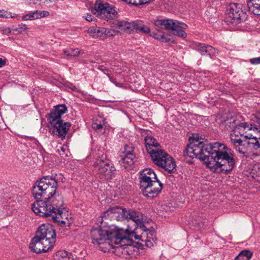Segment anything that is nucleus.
<instances>
[{
    "label": "nucleus",
    "instance_id": "1",
    "mask_svg": "<svg viewBox=\"0 0 260 260\" xmlns=\"http://www.w3.org/2000/svg\"><path fill=\"white\" fill-rule=\"evenodd\" d=\"M149 232V235L146 232L138 235L134 230L128 228L124 230L111 224L93 228L90 234L92 243L98 245L100 250L104 252L115 253L127 258L138 252V248L131 244L133 238L141 241L140 244L148 248L156 244L154 230L152 229Z\"/></svg>",
    "mask_w": 260,
    "mask_h": 260
},
{
    "label": "nucleus",
    "instance_id": "2",
    "mask_svg": "<svg viewBox=\"0 0 260 260\" xmlns=\"http://www.w3.org/2000/svg\"><path fill=\"white\" fill-rule=\"evenodd\" d=\"M62 181L63 177L60 174L46 176L37 181L32 189V196L37 199L31 205L33 212L61 225L66 223L62 220L65 204L62 196L56 193L59 184Z\"/></svg>",
    "mask_w": 260,
    "mask_h": 260
},
{
    "label": "nucleus",
    "instance_id": "3",
    "mask_svg": "<svg viewBox=\"0 0 260 260\" xmlns=\"http://www.w3.org/2000/svg\"><path fill=\"white\" fill-rule=\"evenodd\" d=\"M184 155L197 158L204 161L214 173L229 174L235 167L236 160L233 151L226 145L219 143L205 144L203 139L193 134Z\"/></svg>",
    "mask_w": 260,
    "mask_h": 260
},
{
    "label": "nucleus",
    "instance_id": "4",
    "mask_svg": "<svg viewBox=\"0 0 260 260\" xmlns=\"http://www.w3.org/2000/svg\"><path fill=\"white\" fill-rule=\"evenodd\" d=\"M113 217L117 218V220H132L135 222L137 228L142 231V233L146 232L149 235L150 234L149 232L151 231L152 229H154L153 228L148 229L146 227L143 220L142 215L140 212L135 210L127 209L119 207L110 208L104 212L98 218V224H101L99 226L109 225L104 221V218L108 219Z\"/></svg>",
    "mask_w": 260,
    "mask_h": 260
},
{
    "label": "nucleus",
    "instance_id": "5",
    "mask_svg": "<svg viewBox=\"0 0 260 260\" xmlns=\"http://www.w3.org/2000/svg\"><path fill=\"white\" fill-rule=\"evenodd\" d=\"M56 240V233L53 227L48 224L41 225L36 236L31 239L29 248L37 253L46 252L54 246Z\"/></svg>",
    "mask_w": 260,
    "mask_h": 260
},
{
    "label": "nucleus",
    "instance_id": "6",
    "mask_svg": "<svg viewBox=\"0 0 260 260\" xmlns=\"http://www.w3.org/2000/svg\"><path fill=\"white\" fill-rule=\"evenodd\" d=\"M67 111L68 108L66 105L59 104L54 106L46 115L48 124L52 126L50 129V133L52 135L59 138L65 137L71 126V123L63 122L61 117Z\"/></svg>",
    "mask_w": 260,
    "mask_h": 260
},
{
    "label": "nucleus",
    "instance_id": "7",
    "mask_svg": "<svg viewBox=\"0 0 260 260\" xmlns=\"http://www.w3.org/2000/svg\"><path fill=\"white\" fill-rule=\"evenodd\" d=\"M230 142L241 156L247 157L251 151H255L256 155L260 153V136L248 134L241 139L238 136L233 135L230 137Z\"/></svg>",
    "mask_w": 260,
    "mask_h": 260
},
{
    "label": "nucleus",
    "instance_id": "8",
    "mask_svg": "<svg viewBox=\"0 0 260 260\" xmlns=\"http://www.w3.org/2000/svg\"><path fill=\"white\" fill-rule=\"evenodd\" d=\"M93 166L98 174L106 180L112 179L115 175L116 170L105 154H102L96 158Z\"/></svg>",
    "mask_w": 260,
    "mask_h": 260
},
{
    "label": "nucleus",
    "instance_id": "9",
    "mask_svg": "<svg viewBox=\"0 0 260 260\" xmlns=\"http://www.w3.org/2000/svg\"><path fill=\"white\" fill-rule=\"evenodd\" d=\"M153 162L169 173L175 169L176 164L172 157L161 149H156L149 153Z\"/></svg>",
    "mask_w": 260,
    "mask_h": 260
},
{
    "label": "nucleus",
    "instance_id": "10",
    "mask_svg": "<svg viewBox=\"0 0 260 260\" xmlns=\"http://www.w3.org/2000/svg\"><path fill=\"white\" fill-rule=\"evenodd\" d=\"M246 18V13L242 10V5L231 3L226 11V21L229 24L237 25Z\"/></svg>",
    "mask_w": 260,
    "mask_h": 260
},
{
    "label": "nucleus",
    "instance_id": "11",
    "mask_svg": "<svg viewBox=\"0 0 260 260\" xmlns=\"http://www.w3.org/2000/svg\"><path fill=\"white\" fill-rule=\"evenodd\" d=\"M98 16L102 19L108 20L116 17L117 12L114 8L110 7L107 3H103L101 0H96L94 9Z\"/></svg>",
    "mask_w": 260,
    "mask_h": 260
},
{
    "label": "nucleus",
    "instance_id": "12",
    "mask_svg": "<svg viewBox=\"0 0 260 260\" xmlns=\"http://www.w3.org/2000/svg\"><path fill=\"white\" fill-rule=\"evenodd\" d=\"M163 184L159 180L152 182L148 185L140 188L142 194L149 200H152L157 197L161 192Z\"/></svg>",
    "mask_w": 260,
    "mask_h": 260
},
{
    "label": "nucleus",
    "instance_id": "13",
    "mask_svg": "<svg viewBox=\"0 0 260 260\" xmlns=\"http://www.w3.org/2000/svg\"><path fill=\"white\" fill-rule=\"evenodd\" d=\"M120 157L119 162L124 169H127L133 166L136 160L134 148L125 145L124 150L120 154Z\"/></svg>",
    "mask_w": 260,
    "mask_h": 260
},
{
    "label": "nucleus",
    "instance_id": "14",
    "mask_svg": "<svg viewBox=\"0 0 260 260\" xmlns=\"http://www.w3.org/2000/svg\"><path fill=\"white\" fill-rule=\"evenodd\" d=\"M140 189L158 180L154 171L150 168H146L139 172Z\"/></svg>",
    "mask_w": 260,
    "mask_h": 260
},
{
    "label": "nucleus",
    "instance_id": "15",
    "mask_svg": "<svg viewBox=\"0 0 260 260\" xmlns=\"http://www.w3.org/2000/svg\"><path fill=\"white\" fill-rule=\"evenodd\" d=\"M87 32L92 37L102 40L114 36L113 30L102 27L91 26L88 28Z\"/></svg>",
    "mask_w": 260,
    "mask_h": 260
},
{
    "label": "nucleus",
    "instance_id": "16",
    "mask_svg": "<svg viewBox=\"0 0 260 260\" xmlns=\"http://www.w3.org/2000/svg\"><path fill=\"white\" fill-rule=\"evenodd\" d=\"M260 128L251 124L250 123L238 122L231 134V136L234 135L238 136L240 138L243 137L244 134L247 131L258 130Z\"/></svg>",
    "mask_w": 260,
    "mask_h": 260
},
{
    "label": "nucleus",
    "instance_id": "17",
    "mask_svg": "<svg viewBox=\"0 0 260 260\" xmlns=\"http://www.w3.org/2000/svg\"><path fill=\"white\" fill-rule=\"evenodd\" d=\"M154 25L156 27L164 28L167 30H172L176 29L179 25V21L177 20L169 19H154L153 22Z\"/></svg>",
    "mask_w": 260,
    "mask_h": 260
},
{
    "label": "nucleus",
    "instance_id": "18",
    "mask_svg": "<svg viewBox=\"0 0 260 260\" xmlns=\"http://www.w3.org/2000/svg\"><path fill=\"white\" fill-rule=\"evenodd\" d=\"M194 48L202 55H209L211 57L214 55L216 52L214 48L204 43H197L194 45Z\"/></svg>",
    "mask_w": 260,
    "mask_h": 260
},
{
    "label": "nucleus",
    "instance_id": "19",
    "mask_svg": "<svg viewBox=\"0 0 260 260\" xmlns=\"http://www.w3.org/2000/svg\"><path fill=\"white\" fill-rule=\"evenodd\" d=\"M134 21L128 22L126 20H117L115 24L116 27L119 30L126 33H132L134 32Z\"/></svg>",
    "mask_w": 260,
    "mask_h": 260
},
{
    "label": "nucleus",
    "instance_id": "20",
    "mask_svg": "<svg viewBox=\"0 0 260 260\" xmlns=\"http://www.w3.org/2000/svg\"><path fill=\"white\" fill-rule=\"evenodd\" d=\"M145 142L146 149L149 154L157 149L159 146L156 139L151 136H147L145 138Z\"/></svg>",
    "mask_w": 260,
    "mask_h": 260
},
{
    "label": "nucleus",
    "instance_id": "21",
    "mask_svg": "<svg viewBox=\"0 0 260 260\" xmlns=\"http://www.w3.org/2000/svg\"><path fill=\"white\" fill-rule=\"evenodd\" d=\"M247 5L249 12L260 15V0H248Z\"/></svg>",
    "mask_w": 260,
    "mask_h": 260
},
{
    "label": "nucleus",
    "instance_id": "22",
    "mask_svg": "<svg viewBox=\"0 0 260 260\" xmlns=\"http://www.w3.org/2000/svg\"><path fill=\"white\" fill-rule=\"evenodd\" d=\"M134 32H141L145 34L150 32V27L148 25L143 24L141 21H134Z\"/></svg>",
    "mask_w": 260,
    "mask_h": 260
},
{
    "label": "nucleus",
    "instance_id": "23",
    "mask_svg": "<svg viewBox=\"0 0 260 260\" xmlns=\"http://www.w3.org/2000/svg\"><path fill=\"white\" fill-rule=\"evenodd\" d=\"M54 260H73L72 254L66 250H59L53 255Z\"/></svg>",
    "mask_w": 260,
    "mask_h": 260
},
{
    "label": "nucleus",
    "instance_id": "24",
    "mask_svg": "<svg viewBox=\"0 0 260 260\" xmlns=\"http://www.w3.org/2000/svg\"><path fill=\"white\" fill-rule=\"evenodd\" d=\"M237 122V117L231 116V117H228L222 121V125L225 126L226 130L232 129L233 131L234 128L235 127V126H236Z\"/></svg>",
    "mask_w": 260,
    "mask_h": 260
},
{
    "label": "nucleus",
    "instance_id": "25",
    "mask_svg": "<svg viewBox=\"0 0 260 260\" xmlns=\"http://www.w3.org/2000/svg\"><path fill=\"white\" fill-rule=\"evenodd\" d=\"M150 36L154 39L159 40L162 42L167 43L170 41L169 38H167L166 37L165 33L159 30L152 32Z\"/></svg>",
    "mask_w": 260,
    "mask_h": 260
},
{
    "label": "nucleus",
    "instance_id": "26",
    "mask_svg": "<svg viewBox=\"0 0 260 260\" xmlns=\"http://www.w3.org/2000/svg\"><path fill=\"white\" fill-rule=\"evenodd\" d=\"M252 255V251L245 249L242 250L234 260H250Z\"/></svg>",
    "mask_w": 260,
    "mask_h": 260
},
{
    "label": "nucleus",
    "instance_id": "27",
    "mask_svg": "<svg viewBox=\"0 0 260 260\" xmlns=\"http://www.w3.org/2000/svg\"><path fill=\"white\" fill-rule=\"evenodd\" d=\"M64 53L69 56H76L79 53L78 49H69L64 51Z\"/></svg>",
    "mask_w": 260,
    "mask_h": 260
},
{
    "label": "nucleus",
    "instance_id": "28",
    "mask_svg": "<svg viewBox=\"0 0 260 260\" xmlns=\"http://www.w3.org/2000/svg\"><path fill=\"white\" fill-rule=\"evenodd\" d=\"M103 124V120L101 122V120L99 121L98 119H96L93 121L92 124V127L95 130H98L102 128Z\"/></svg>",
    "mask_w": 260,
    "mask_h": 260
},
{
    "label": "nucleus",
    "instance_id": "29",
    "mask_svg": "<svg viewBox=\"0 0 260 260\" xmlns=\"http://www.w3.org/2000/svg\"><path fill=\"white\" fill-rule=\"evenodd\" d=\"M173 31H175V33L176 35L180 37L185 38L187 36L186 33L183 30L180 28L179 25L177 27H176V29H174Z\"/></svg>",
    "mask_w": 260,
    "mask_h": 260
},
{
    "label": "nucleus",
    "instance_id": "30",
    "mask_svg": "<svg viewBox=\"0 0 260 260\" xmlns=\"http://www.w3.org/2000/svg\"><path fill=\"white\" fill-rule=\"evenodd\" d=\"M57 0H44V5L48 7H53L56 4Z\"/></svg>",
    "mask_w": 260,
    "mask_h": 260
},
{
    "label": "nucleus",
    "instance_id": "31",
    "mask_svg": "<svg viewBox=\"0 0 260 260\" xmlns=\"http://www.w3.org/2000/svg\"><path fill=\"white\" fill-rule=\"evenodd\" d=\"M0 17L2 18H12L14 17L10 12L5 11L4 10H0Z\"/></svg>",
    "mask_w": 260,
    "mask_h": 260
},
{
    "label": "nucleus",
    "instance_id": "32",
    "mask_svg": "<svg viewBox=\"0 0 260 260\" xmlns=\"http://www.w3.org/2000/svg\"><path fill=\"white\" fill-rule=\"evenodd\" d=\"M127 3L135 6H139L146 4L145 0H128Z\"/></svg>",
    "mask_w": 260,
    "mask_h": 260
},
{
    "label": "nucleus",
    "instance_id": "33",
    "mask_svg": "<svg viewBox=\"0 0 260 260\" xmlns=\"http://www.w3.org/2000/svg\"><path fill=\"white\" fill-rule=\"evenodd\" d=\"M28 29L27 25L25 24L21 23L18 26L14 29L15 30L17 31L19 33H21L23 31Z\"/></svg>",
    "mask_w": 260,
    "mask_h": 260
},
{
    "label": "nucleus",
    "instance_id": "34",
    "mask_svg": "<svg viewBox=\"0 0 260 260\" xmlns=\"http://www.w3.org/2000/svg\"><path fill=\"white\" fill-rule=\"evenodd\" d=\"M97 68H98V69H99L100 71H101L102 72H103L108 77V75H110V74H109V70L105 66L99 65Z\"/></svg>",
    "mask_w": 260,
    "mask_h": 260
},
{
    "label": "nucleus",
    "instance_id": "35",
    "mask_svg": "<svg viewBox=\"0 0 260 260\" xmlns=\"http://www.w3.org/2000/svg\"><path fill=\"white\" fill-rule=\"evenodd\" d=\"M22 19V20L24 21L28 20H34V14L32 12L23 16Z\"/></svg>",
    "mask_w": 260,
    "mask_h": 260
},
{
    "label": "nucleus",
    "instance_id": "36",
    "mask_svg": "<svg viewBox=\"0 0 260 260\" xmlns=\"http://www.w3.org/2000/svg\"><path fill=\"white\" fill-rule=\"evenodd\" d=\"M44 0H27V2H29L30 4H34L38 6H42L44 5Z\"/></svg>",
    "mask_w": 260,
    "mask_h": 260
},
{
    "label": "nucleus",
    "instance_id": "37",
    "mask_svg": "<svg viewBox=\"0 0 260 260\" xmlns=\"http://www.w3.org/2000/svg\"><path fill=\"white\" fill-rule=\"evenodd\" d=\"M249 62L253 65L260 64V56L250 59Z\"/></svg>",
    "mask_w": 260,
    "mask_h": 260
},
{
    "label": "nucleus",
    "instance_id": "38",
    "mask_svg": "<svg viewBox=\"0 0 260 260\" xmlns=\"http://www.w3.org/2000/svg\"><path fill=\"white\" fill-rule=\"evenodd\" d=\"M49 15V12L47 11H39L40 18H44Z\"/></svg>",
    "mask_w": 260,
    "mask_h": 260
},
{
    "label": "nucleus",
    "instance_id": "39",
    "mask_svg": "<svg viewBox=\"0 0 260 260\" xmlns=\"http://www.w3.org/2000/svg\"><path fill=\"white\" fill-rule=\"evenodd\" d=\"M108 78L110 80V81L113 83V84H114L116 86H118V87H120L121 85V84L120 83H117L116 81H115V79L112 78L110 75H108Z\"/></svg>",
    "mask_w": 260,
    "mask_h": 260
},
{
    "label": "nucleus",
    "instance_id": "40",
    "mask_svg": "<svg viewBox=\"0 0 260 260\" xmlns=\"http://www.w3.org/2000/svg\"><path fill=\"white\" fill-rule=\"evenodd\" d=\"M83 17L88 22L92 21L94 18L92 15L89 14H87L86 16H83Z\"/></svg>",
    "mask_w": 260,
    "mask_h": 260
},
{
    "label": "nucleus",
    "instance_id": "41",
    "mask_svg": "<svg viewBox=\"0 0 260 260\" xmlns=\"http://www.w3.org/2000/svg\"><path fill=\"white\" fill-rule=\"evenodd\" d=\"M32 13L34 14V19H40L39 11L36 10V11H33Z\"/></svg>",
    "mask_w": 260,
    "mask_h": 260
},
{
    "label": "nucleus",
    "instance_id": "42",
    "mask_svg": "<svg viewBox=\"0 0 260 260\" xmlns=\"http://www.w3.org/2000/svg\"><path fill=\"white\" fill-rule=\"evenodd\" d=\"M179 27H180V28L182 29V30H183L184 29H185L187 27V25L184 23L179 21Z\"/></svg>",
    "mask_w": 260,
    "mask_h": 260
},
{
    "label": "nucleus",
    "instance_id": "43",
    "mask_svg": "<svg viewBox=\"0 0 260 260\" xmlns=\"http://www.w3.org/2000/svg\"><path fill=\"white\" fill-rule=\"evenodd\" d=\"M6 60L2 58H0V68L3 67L6 64Z\"/></svg>",
    "mask_w": 260,
    "mask_h": 260
},
{
    "label": "nucleus",
    "instance_id": "44",
    "mask_svg": "<svg viewBox=\"0 0 260 260\" xmlns=\"http://www.w3.org/2000/svg\"><path fill=\"white\" fill-rule=\"evenodd\" d=\"M259 171H260V168H259Z\"/></svg>",
    "mask_w": 260,
    "mask_h": 260
}]
</instances>
